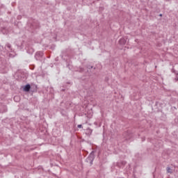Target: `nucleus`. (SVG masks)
<instances>
[{
	"instance_id": "obj_1",
	"label": "nucleus",
	"mask_w": 178,
	"mask_h": 178,
	"mask_svg": "<svg viewBox=\"0 0 178 178\" xmlns=\"http://www.w3.org/2000/svg\"><path fill=\"white\" fill-rule=\"evenodd\" d=\"M87 161H90V165H92V161H94V152H92L88 158L87 159Z\"/></svg>"
},
{
	"instance_id": "obj_2",
	"label": "nucleus",
	"mask_w": 178,
	"mask_h": 178,
	"mask_svg": "<svg viewBox=\"0 0 178 178\" xmlns=\"http://www.w3.org/2000/svg\"><path fill=\"white\" fill-rule=\"evenodd\" d=\"M30 88H31V86L28 84V85L24 86V90L27 92L30 91Z\"/></svg>"
},
{
	"instance_id": "obj_3",
	"label": "nucleus",
	"mask_w": 178,
	"mask_h": 178,
	"mask_svg": "<svg viewBox=\"0 0 178 178\" xmlns=\"http://www.w3.org/2000/svg\"><path fill=\"white\" fill-rule=\"evenodd\" d=\"M120 44H121V45H124V44H126V40H124V38L120 39Z\"/></svg>"
},
{
	"instance_id": "obj_4",
	"label": "nucleus",
	"mask_w": 178,
	"mask_h": 178,
	"mask_svg": "<svg viewBox=\"0 0 178 178\" xmlns=\"http://www.w3.org/2000/svg\"><path fill=\"white\" fill-rule=\"evenodd\" d=\"M6 47L7 48H8V49H9L10 51L12 50V45H10V44L7 43V44H6Z\"/></svg>"
},
{
	"instance_id": "obj_5",
	"label": "nucleus",
	"mask_w": 178,
	"mask_h": 178,
	"mask_svg": "<svg viewBox=\"0 0 178 178\" xmlns=\"http://www.w3.org/2000/svg\"><path fill=\"white\" fill-rule=\"evenodd\" d=\"M19 99H20V97H19V96L14 97V101H15L16 102H19Z\"/></svg>"
},
{
	"instance_id": "obj_6",
	"label": "nucleus",
	"mask_w": 178,
	"mask_h": 178,
	"mask_svg": "<svg viewBox=\"0 0 178 178\" xmlns=\"http://www.w3.org/2000/svg\"><path fill=\"white\" fill-rule=\"evenodd\" d=\"M167 172L168 173H172V169L170 168V167L167 168Z\"/></svg>"
},
{
	"instance_id": "obj_7",
	"label": "nucleus",
	"mask_w": 178,
	"mask_h": 178,
	"mask_svg": "<svg viewBox=\"0 0 178 178\" xmlns=\"http://www.w3.org/2000/svg\"><path fill=\"white\" fill-rule=\"evenodd\" d=\"M87 131H88V133H89L90 134H91V133H92V130L91 129H90V128H88V129H87Z\"/></svg>"
},
{
	"instance_id": "obj_8",
	"label": "nucleus",
	"mask_w": 178,
	"mask_h": 178,
	"mask_svg": "<svg viewBox=\"0 0 178 178\" xmlns=\"http://www.w3.org/2000/svg\"><path fill=\"white\" fill-rule=\"evenodd\" d=\"M42 54V53H40V52L36 53L35 58H37V56H41Z\"/></svg>"
},
{
	"instance_id": "obj_9",
	"label": "nucleus",
	"mask_w": 178,
	"mask_h": 178,
	"mask_svg": "<svg viewBox=\"0 0 178 178\" xmlns=\"http://www.w3.org/2000/svg\"><path fill=\"white\" fill-rule=\"evenodd\" d=\"M77 127H78V129H83V125L79 124V125L77 126Z\"/></svg>"
},
{
	"instance_id": "obj_10",
	"label": "nucleus",
	"mask_w": 178,
	"mask_h": 178,
	"mask_svg": "<svg viewBox=\"0 0 178 178\" xmlns=\"http://www.w3.org/2000/svg\"><path fill=\"white\" fill-rule=\"evenodd\" d=\"M160 16H162V14H160Z\"/></svg>"
},
{
	"instance_id": "obj_11",
	"label": "nucleus",
	"mask_w": 178,
	"mask_h": 178,
	"mask_svg": "<svg viewBox=\"0 0 178 178\" xmlns=\"http://www.w3.org/2000/svg\"><path fill=\"white\" fill-rule=\"evenodd\" d=\"M165 1H169V0H165Z\"/></svg>"
}]
</instances>
